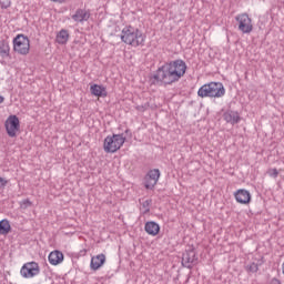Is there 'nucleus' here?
<instances>
[{
    "instance_id": "nucleus-3",
    "label": "nucleus",
    "mask_w": 284,
    "mask_h": 284,
    "mask_svg": "<svg viewBox=\"0 0 284 284\" xmlns=\"http://www.w3.org/2000/svg\"><path fill=\"white\" fill-rule=\"evenodd\" d=\"M197 97L201 99L207 97L211 99H221V97H225V87L221 82H210L199 89Z\"/></svg>"
},
{
    "instance_id": "nucleus-6",
    "label": "nucleus",
    "mask_w": 284,
    "mask_h": 284,
    "mask_svg": "<svg viewBox=\"0 0 284 284\" xmlns=\"http://www.w3.org/2000/svg\"><path fill=\"white\" fill-rule=\"evenodd\" d=\"M13 50L18 54H28L30 52V39L23 34H18L13 39Z\"/></svg>"
},
{
    "instance_id": "nucleus-28",
    "label": "nucleus",
    "mask_w": 284,
    "mask_h": 284,
    "mask_svg": "<svg viewBox=\"0 0 284 284\" xmlns=\"http://www.w3.org/2000/svg\"><path fill=\"white\" fill-rule=\"evenodd\" d=\"M3 101H6V98H3V95H0V103H3Z\"/></svg>"
},
{
    "instance_id": "nucleus-21",
    "label": "nucleus",
    "mask_w": 284,
    "mask_h": 284,
    "mask_svg": "<svg viewBox=\"0 0 284 284\" xmlns=\"http://www.w3.org/2000/svg\"><path fill=\"white\" fill-rule=\"evenodd\" d=\"M260 265H261V263L252 262L251 264L246 265V271L250 274H256V272H258V266Z\"/></svg>"
},
{
    "instance_id": "nucleus-1",
    "label": "nucleus",
    "mask_w": 284,
    "mask_h": 284,
    "mask_svg": "<svg viewBox=\"0 0 284 284\" xmlns=\"http://www.w3.org/2000/svg\"><path fill=\"white\" fill-rule=\"evenodd\" d=\"M185 72H187V64H185V61L178 59L165 62L152 77V83L154 85H159V83H162L163 85H172V83L181 81V79L185 77Z\"/></svg>"
},
{
    "instance_id": "nucleus-11",
    "label": "nucleus",
    "mask_w": 284,
    "mask_h": 284,
    "mask_svg": "<svg viewBox=\"0 0 284 284\" xmlns=\"http://www.w3.org/2000/svg\"><path fill=\"white\" fill-rule=\"evenodd\" d=\"M196 264V253L194 250L186 251L182 255V265L183 267H187L189 270H192V265Z\"/></svg>"
},
{
    "instance_id": "nucleus-23",
    "label": "nucleus",
    "mask_w": 284,
    "mask_h": 284,
    "mask_svg": "<svg viewBox=\"0 0 284 284\" xmlns=\"http://www.w3.org/2000/svg\"><path fill=\"white\" fill-rule=\"evenodd\" d=\"M268 174H270V176H273V179H276V176H278V170L271 169V170H268Z\"/></svg>"
},
{
    "instance_id": "nucleus-4",
    "label": "nucleus",
    "mask_w": 284,
    "mask_h": 284,
    "mask_svg": "<svg viewBox=\"0 0 284 284\" xmlns=\"http://www.w3.org/2000/svg\"><path fill=\"white\" fill-rule=\"evenodd\" d=\"M123 143H125V136H123V134L109 135L104 139V152L114 154V152H118V150L123 148Z\"/></svg>"
},
{
    "instance_id": "nucleus-29",
    "label": "nucleus",
    "mask_w": 284,
    "mask_h": 284,
    "mask_svg": "<svg viewBox=\"0 0 284 284\" xmlns=\"http://www.w3.org/2000/svg\"><path fill=\"white\" fill-rule=\"evenodd\" d=\"M136 110H143V106H138Z\"/></svg>"
},
{
    "instance_id": "nucleus-7",
    "label": "nucleus",
    "mask_w": 284,
    "mask_h": 284,
    "mask_svg": "<svg viewBox=\"0 0 284 284\" xmlns=\"http://www.w3.org/2000/svg\"><path fill=\"white\" fill-rule=\"evenodd\" d=\"M41 273V267H39V263L29 262L23 264L20 270V274L23 278H34V276H39Z\"/></svg>"
},
{
    "instance_id": "nucleus-19",
    "label": "nucleus",
    "mask_w": 284,
    "mask_h": 284,
    "mask_svg": "<svg viewBox=\"0 0 284 284\" xmlns=\"http://www.w3.org/2000/svg\"><path fill=\"white\" fill-rule=\"evenodd\" d=\"M10 230H12V227L10 226V222L8 220L0 221V234H10Z\"/></svg>"
},
{
    "instance_id": "nucleus-25",
    "label": "nucleus",
    "mask_w": 284,
    "mask_h": 284,
    "mask_svg": "<svg viewBox=\"0 0 284 284\" xmlns=\"http://www.w3.org/2000/svg\"><path fill=\"white\" fill-rule=\"evenodd\" d=\"M22 203L26 207H28L29 205H32V202H30V200H24L22 201Z\"/></svg>"
},
{
    "instance_id": "nucleus-13",
    "label": "nucleus",
    "mask_w": 284,
    "mask_h": 284,
    "mask_svg": "<svg viewBox=\"0 0 284 284\" xmlns=\"http://www.w3.org/2000/svg\"><path fill=\"white\" fill-rule=\"evenodd\" d=\"M105 265V254L101 253L93 257H91L90 267L93 270V272H97V270H101Z\"/></svg>"
},
{
    "instance_id": "nucleus-17",
    "label": "nucleus",
    "mask_w": 284,
    "mask_h": 284,
    "mask_svg": "<svg viewBox=\"0 0 284 284\" xmlns=\"http://www.w3.org/2000/svg\"><path fill=\"white\" fill-rule=\"evenodd\" d=\"M70 40V32L65 29L60 30V32L57 34L55 41L59 43V45H65L68 41Z\"/></svg>"
},
{
    "instance_id": "nucleus-24",
    "label": "nucleus",
    "mask_w": 284,
    "mask_h": 284,
    "mask_svg": "<svg viewBox=\"0 0 284 284\" xmlns=\"http://www.w3.org/2000/svg\"><path fill=\"white\" fill-rule=\"evenodd\" d=\"M6 185H8V181H6L3 178H0V187H6Z\"/></svg>"
},
{
    "instance_id": "nucleus-16",
    "label": "nucleus",
    "mask_w": 284,
    "mask_h": 284,
    "mask_svg": "<svg viewBox=\"0 0 284 284\" xmlns=\"http://www.w3.org/2000/svg\"><path fill=\"white\" fill-rule=\"evenodd\" d=\"M49 263L51 265H60L63 263V253L61 251H53L49 254Z\"/></svg>"
},
{
    "instance_id": "nucleus-12",
    "label": "nucleus",
    "mask_w": 284,
    "mask_h": 284,
    "mask_svg": "<svg viewBox=\"0 0 284 284\" xmlns=\"http://www.w3.org/2000/svg\"><path fill=\"white\" fill-rule=\"evenodd\" d=\"M71 19H73L75 23H84V21L90 19V11L85 9H77L74 14L71 16Z\"/></svg>"
},
{
    "instance_id": "nucleus-9",
    "label": "nucleus",
    "mask_w": 284,
    "mask_h": 284,
    "mask_svg": "<svg viewBox=\"0 0 284 284\" xmlns=\"http://www.w3.org/2000/svg\"><path fill=\"white\" fill-rule=\"evenodd\" d=\"M159 179H161V171H159V169H153L149 171L145 176V189L153 190L154 185L159 183Z\"/></svg>"
},
{
    "instance_id": "nucleus-26",
    "label": "nucleus",
    "mask_w": 284,
    "mask_h": 284,
    "mask_svg": "<svg viewBox=\"0 0 284 284\" xmlns=\"http://www.w3.org/2000/svg\"><path fill=\"white\" fill-rule=\"evenodd\" d=\"M271 284H281V281H278L277 278H273V280L271 281Z\"/></svg>"
},
{
    "instance_id": "nucleus-15",
    "label": "nucleus",
    "mask_w": 284,
    "mask_h": 284,
    "mask_svg": "<svg viewBox=\"0 0 284 284\" xmlns=\"http://www.w3.org/2000/svg\"><path fill=\"white\" fill-rule=\"evenodd\" d=\"M144 230H145L146 234H150V236H156V234H159V232H161V226H159V224H156V222H146Z\"/></svg>"
},
{
    "instance_id": "nucleus-22",
    "label": "nucleus",
    "mask_w": 284,
    "mask_h": 284,
    "mask_svg": "<svg viewBox=\"0 0 284 284\" xmlns=\"http://www.w3.org/2000/svg\"><path fill=\"white\" fill-rule=\"evenodd\" d=\"M150 205H152V200H146L142 202V210L144 214H148V212H150Z\"/></svg>"
},
{
    "instance_id": "nucleus-27",
    "label": "nucleus",
    "mask_w": 284,
    "mask_h": 284,
    "mask_svg": "<svg viewBox=\"0 0 284 284\" xmlns=\"http://www.w3.org/2000/svg\"><path fill=\"white\" fill-rule=\"evenodd\" d=\"M52 1H54V3H65V1L68 0H52Z\"/></svg>"
},
{
    "instance_id": "nucleus-18",
    "label": "nucleus",
    "mask_w": 284,
    "mask_h": 284,
    "mask_svg": "<svg viewBox=\"0 0 284 284\" xmlns=\"http://www.w3.org/2000/svg\"><path fill=\"white\" fill-rule=\"evenodd\" d=\"M91 94L94 97H108V91H105V88L99 84H93L90 88Z\"/></svg>"
},
{
    "instance_id": "nucleus-10",
    "label": "nucleus",
    "mask_w": 284,
    "mask_h": 284,
    "mask_svg": "<svg viewBox=\"0 0 284 284\" xmlns=\"http://www.w3.org/2000/svg\"><path fill=\"white\" fill-rule=\"evenodd\" d=\"M235 200L241 205H247L252 201V194L245 189H240L234 193Z\"/></svg>"
},
{
    "instance_id": "nucleus-2",
    "label": "nucleus",
    "mask_w": 284,
    "mask_h": 284,
    "mask_svg": "<svg viewBox=\"0 0 284 284\" xmlns=\"http://www.w3.org/2000/svg\"><path fill=\"white\" fill-rule=\"evenodd\" d=\"M121 41L132 48H139V45H145V34L143 31L129 26L122 30Z\"/></svg>"
},
{
    "instance_id": "nucleus-14",
    "label": "nucleus",
    "mask_w": 284,
    "mask_h": 284,
    "mask_svg": "<svg viewBox=\"0 0 284 284\" xmlns=\"http://www.w3.org/2000/svg\"><path fill=\"white\" fill-rule=\"evenodd\" d=\"M224 120L226 121V123H231V125H235V123H239L241 121V116L236 111H226L224 113Z\"/></svg>"
},
{
    "instance_id": "nucleus-20",
    "label": "nucleus",
    "mask_w": 284,
    "mask_h": 284,
    "mask_svg": "<svg viewBox=\"0 0 284 284\" xmlns=\"http://www.w3.org/2000/svg\"><path fill=\"white\" fill-rule=\"evenodd\" d=\"M10 54V44L4 40L0 42V57L6 58Z\"/></svg>"
},
{
    "instance_id": "nucleus-8",
    "label": "nucleus",
    "mask_w": 284,
    "mask_h": 284,
    "mask_svg": "<svg viewBox=\"0 0 284 284\" xmlns=\"http://www.w3.org/2000/svg\"><path fill=\"white\" fill-rule=\"evenodd\" d=\"M19 118L17 115H10L6 121V130L7 134L11 138L17 136V132H19Z\"/></svg>"
},
{
    "instance_id": "nucleus-5",
    "label": "nucleus",
    "mask_w": 284,
    "mask_h": 284,
    "mask_svg": "<svg viewBox=\"0 0 284 284\" xmlns=\"http://www.w3.org/2000/svg\"><path fill=\"white\" fill-rule=\"evenodd\" d=\"M235 21H237V30L243 34H250L254 30L252 18L247 13L237 14Z\"/></svg>"
}]
</instances>
